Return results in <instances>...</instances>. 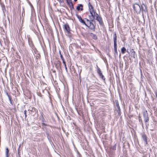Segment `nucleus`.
Masks as SVG:
<instances>
[{
  "mask_svg": "<svg viewBox=\"0 0 157 157\" xmlns=\"http://www.w3.org/2000/svg\"><path fill=\"white\" fill-rule=\"evenodd\" d=\"M89 17L91 21H93L94 19H96L100 24H102L103 23L101 18L96 13H94L93 15L89 16Z\"/></svg>",
  "mask_w": 157,
  "mask_h": 157,
  "instance_id": "nucleus-1",
  "label": "nucleus"
},
{
  "mask_svg": "<svg viewBox=\"0 0 157 157\" xmlns=\"http://www.w3.org/2000/svg\"><path fill=\"white\" fill-rule=\"evenodd\" d=\"M84 20L86 22V26L91 30H94L95 29V26L92 22L93 21H91L90 19V20L86 18H85Z\"/></svg>",
  "mask_w": 157,
  "mask_h": 157,
  "instance_id": "nucleus-2",
  "label": "nucleus"
},
{
  "mask_svg": "<svg viewBox=\"0 0 157 157\" xmlns=\"http://www.w3.org/2000/svg\"><path fill=\"white\" fill-rule=\"evenodd\" d=\"M134 11L137 13H139L141 10L140 6L137 3H135L133 5Z\"/></svg>",
  "mask_w": 157,
  "mask_h": 157,
  "instance_id": "nucleus-3",
  "label": "nucleus"
},
{
  "mask_svg": "<svg viewBox=\"0 0 157 157\" xmlns=\"http://www.w3.org/2000/svg\"><path fill=\"white\" fill-rule=\"evenodd\" d=\"M63 27L64 31L68 33H69L71 31V29L67 23L64 24Z\"/></svg>",
  "mask_w": 157,
  "mask_h": 157,
  "instance_id": "nucleus-4",
  "label": "nucleus"
},
{
  "mask_svg": "<svg viewBox=\"0 0 157 157\" xmlns=\"http://www.w3.org/2000/svg\"><path fill=\"white\" fill-rule=\"evenodd\" d=\"M88 6L91 15H93L94 13H96L94 10V8L92 5L89 2L88 3Z\"/></svg>",
  "mask_w": 157,
  "mask_h": 157,
  "instance_id": "nucleus-5",
  "label": "nucleus"
},
{
  "mask_svg": "<svg viewBox=\"0 0 157 157\" xmlns=\"http://www.w3.org/2000/svg\"><path fill=\"white\" fill-rule=\"evenodd\" d=\"M97 66V73L99 75L100 77L102 79L105 80V78L104 75H103L102 73L101 72L100 69L98 67V66Z\"/></svg>",
  "mask_w": 157,
  "mask_h": 157,
  "instance_id": "nucleus-6",
  "label": "nucleus"
},
{
  "mask_svg": "<svg viewBox=\"0 0 157 157\" xmlns=\"http://www.w3.org/2000/svg\"><path fill=\"white\" fill-rule=\"evenodd\" d=\"M144 117V120L145 122H147L149 120L148 114L147 113V111H146L144 112L143 114Z\"/></svg>",
  "mask_w": 157,
  "mask_h": 157,
  "instance_id": "nucleus-7",
  "label": "nucleus"
},
{
  "mask_svg": "<svg viewBox=\"0 0 157 157\" xmlns=\"http://www.w3.org/2000/svg\"><path fill=\"white\" fill-rule=\"evenodd\" d=\"M142 138L144 140L145 144H147V136L144 133H143L141 134Z\"/></svg>",
  "mask_w": 157,
  "mask_h": 157,
  "instance_id": "nucleus-8",
  "label": "nucleus"
},
{
  "mask_svg": "<svg viewBox=\"0 0 157 157\" xmlns=\"http://www.w3.org/2000/svg\"><path fill=\"white\" fill-rule=\"evenodd\" d=\"M140 7L141 9V10H142L143 12H146L147 11V7L144 4H142L141 5Z\"/></svg>",
  "mask_w": 157,
  "mask_h": 157,
  "instance_id": "nucleus-9",
  "label": "nucleus"
},
{
  "mask_svg": "<svg viewBox=\"0 0 157 157\" xmlns=\"http://www.w3.org/2000/svg\"><path fill=\"white\" fill-rule=\"evenodd\" d=\"M117 40H114V51L116 54H117Z\"/></svg>",
  "mask_w": 157,
  "mask_h": 157,
  "instance_id": "nucleus-10",
  "label": "nucleus"
},
{
  "mask_svg": "<svg viewBox=\"0 0 157 157\" xmlns=\"http://www.w3.org/2000/svg\"><path fill=\"white\" fill-rule=\"evenodd\" d=\"M67 3L69 5V6L70 7H72L73 8V4L71 2V0H66Z\"/></svg>",
  "mask_w": 157,
  "mask_h": 157,
  "instance_id": "nucleus-11",
  "label": "nucleus"
},
{
  "mask_svg": "<svg viewBox=\"0 0 157 157\" xmlns=\"http://www.w3.org/2000/svg\"><path fill=\"white\" fill-rule=\"evenodd\" d=\"M83 6L82 4H80L77 7L76 9L78 10H79L80 9L81 10H83Z\"/></svg>",
  "mask_w": 157,
  "mask_h": 157,
  "instance_id": "nucleus-12",
  "label": "nucleus"
},
{
  "mask_svg": "<svg viewBox=\"0 0 157 157\" xmlns=\"http://www.w3.org/2000/svg\"><path fill=\"white\" fill-rule=\"evenodd\" d=\"M9 150L7 147L6 149V157H9Z\"/></svg>",
  "mask_w": 157,
  "mask_h": 157,
  "instance_id": "nucleus-13",
  "label": "nucleus"
},
{
  "mask_svg": "<svg viewBox=\"0 0 157 157\" xmlns=\"http://www.w3.org/2000/svg\"><path fill=\"white\" fill-rule=\"evenodd\" d=\"M82 24L86 26V22L84 20H83L82 19H81L80 21H79Z\"/></svg>",
  "mask_w": 157,
  "mask_h": 157,
  "instance_id": "nucleus-14",
  "label": "nucleus"
},
{
  "mask_svg": "<svg viewBox=\"0 0 157 157\" xmlns=\"http://www.w3.org/2000/svg\"><path fill=\"white\" fill-rule=\"evenodd\" d=\"M6 94L8 96L9 100L10 101V103L11 104H12V100H11V98L10 97V96L9 95L7 92H6Z\"/></svg>",
  "mask_w": 157,
  "mask_h": 157,
  "instance_id": "nucleus-15",
  "label": "nucleus"
},
{
  "mask_svg": "<svg viewBox=\"0 0 157 157\" xmlns=\"http://www.w3.org/2000/svg\"><path fill=\"white\" fill-rule=\"evenodd\" d=\"M126 49L124 47H123L121 49V53L123 54L124 53L126 52Z\"/></svg>",
  "mask_w": 157,
  "mask_h": 157,
  "instance_id": "nucleus-16",
  "label": "nucleus"
},
{
  "mask_svg": "<svg viewBox=\"0 0 157 157\" xmlns=\"http://www.w3.org/2000/svg\"><path fill=\"white\" fill-rule=\"evenodd\" d=\"M76 16L77 17L79 21H80V20L82 19L81 17L80 16L78 15V14H76Z\"/></svg>",
  "mask_w": 157,
  "mask_h": 157,
  "instance_id": "nucleus-17",
  "label": "nucleus"
},
{
  "mask_svg": "<svg viewBox=\"0 0 157 157\" xmlns=\"http://www.w3.org/2000/svg\"><path fill=\"white\" fill-rule=\"evenodd\" d=\"M92 35L93 36V38L94 39H97V37L96 35L92 34Z\"/></svg>",
  "mask_w": 157,
  "mask_h": 157,
  "instance_id": "nucleus-18",
  "label": "nucleus"
},
{
  "mask_svg": "<svg viewBox=\"0 0 157 157\" xmlns=\"http://www.w3.org/2000/svg\"><path fill=\"white\" fill-rule=\"evenodd\" d=\"M59 54L60 55V57H61L62 60H64V59L63 57V56L62 55L60 51H59Z\"/></svg>",
  "mask_w": 157,
  "mask_h": 157,
  "instance_id": "nucleus-19",
  "label": "nucleus"
},
{
  "mask_svg": "<svg viewBox=\"0 0 157 157\" xmlns=\"http://www.w3.org/2000/svg\"><path fill=\"white\" fill-rule=\"evenodd\" d=\"M26 112H27V111L26 110H25L24 111V114L25 115V118H26V117H27V114H26Z\"/></svg>",
  "mask_w": 157,
  "mask_h": 157,
  "instance_id": "nucleus-20",
  "label": "nucleus"
},
{
  "mask_svg": "<svg viewBox=\"0 0 157 157\" xmlns=\"http://www.w3.org/2000/svg\"><path fill=\"white\" fill-rule=\"evenodd\" d=\"M63 61V63L64 64H66V63H65V62L64 60V59L63 60H62Z\"/></svg>",
  "mask_w": 157,
  "mask_h": 157,
  "instance_id": "nucleus-21",
  "label": "nucleus"
},
{
  "mask_svg": "<svg viewBox=\"0 0 157 157\" xmlns=\"http://www.w3.org/2000/svg\"><path fill=\"white\" fill-rule=\"evenodd\" d=\"M117 106L118 107V108L119 109H120V107H119V105L118 104L117 105Z\"/></svg>",
  "mask_w": 157,
  "mask_h": 157,
  "instance_id": "nucleus-22",
  "label": "nucleus"
},
{
  "mask_svg": "<svg viewBox=\"0 0 157 157\" xmlns=\"http://www.w3.org/2000/svg\"><path fill=\"white\" fill-rule=\"evenodd\" d=\"M65 70H66V71L67 72V67H65Z\"/></svg>",
  "mask_w": 157,
  "mask_h": 157,
  "instance_id": "nucleus-23",
  "label": "nucleus"
},
{
  "mask_svg": "<svg viewBox=\"0 0 157 157\" xmlns=\"http://www.w3.org/2000/svg\"><path fill=\"white\" fill-rule=\"evenodd\" d=\"M114 39H116V36L114 38Z\"/></svg>",
  "mask_w": 157,
  "mask_h": 157,
  "instance_id": "nucleus-24",
  "label": "nucleus"
},
{
  "mask_svg": "<svg viewBox=\"0 0 157 157\" xmlns=\"http://www.w3.org/2000/svg\"><path fill=\"white\" fill-rule=\"evenodd\" d=\"M43 124L44 125H45V126H46V124H45V123H43Z\"/></svg>",
  "mask_w": 157,
  "mask_h": 157,
  "instance_id": "nucleus-25",
  "label": "nucleus"
},
{
  "mask_svg": "<svg viewBox=\"0 0 157 157\" xmlns=\"http://www.w3.org/2000/svg\"><path fill=\"white\" fill-rule=\"evenodd\" d=\"M64 65L65 66V67H66V64H64Z\"/></svg>",
  "mask_w": 157,
  "mask_h": 157,
  "instance_id": "nucleus-26",
  "label": "nucleus"
},
{
  "mask_svg": "<svg viewBox=\"0 0 157 157\" xmlns=\"http://www.w3.org/2000/svg\"><path fill=\"white\" fill-rule=\"evenodd\" d=\"M64 65L65 66V67H66V64H64Z\"/></svg>",
  "mask_w": 157,
  "mask_h": 157,
  "instance_id": "nucleus-27",
  "label": "nucleus"
},
{
  "mask_svg": "<svg viewBox=\"0 0 157 157\" xmlns=\"http://www.w3.org/2000/svg\"><path fill=\"white\" fill-rule=\"evenodd\" d=\"M74 1H75V2H76L77 1V0H74Z\"/></svg>",
  "mask_w": 157,
  "mask_h": 157,
  "instance_id": "nucleus-28",
  "label": "nucleus"
},
{
  "mask_svg": "<svg viewBox=\"0 0 157 157\" xmlns=\"http://www.w3.org/2000/svg\"><path fill=\"white\" fill-rule=\"evenodd\" d=\"M29 40H28V42H29Z\"/></svg>",
  "mask_w": 157,
  "mask_h": 157,
  "instance_id": "nucleus-29",
  "label": "nucleus"
}]
</instances>
